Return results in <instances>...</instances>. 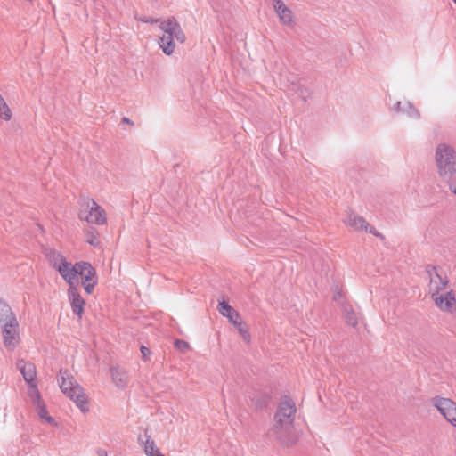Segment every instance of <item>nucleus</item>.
<instances>
[{"label":"nucleus","mask_w":456,"mask_h":456,"mask_svg":"<svg viewBox=\"0 0 456 456\" xmlns=\"http://www.w3.org/2000/svg\"><path fill=\"white\" fill-rule=\"evenodd\" d=\"M139 442L143 445V451L147 456H165L159 452L154 440L147 433L139 437Z\"/></svg>","instance_id":"obj_16"},{"label":"nucleus","mask_w":456,"mask_h":456,"mask_svg":"<svg viewBox=\"0 0 456 456\" xmlns=\"http://www.w3.org/2000/svg\"><path fill=\"white\" fill-rule=\"evenodd\" d=\"M17 368L28 384L35 382L37 369L34 363L24 360H19L17 362Z\"/></svg>","instance_id":"obj_14"},{"label":"nucleus","mask_w":456,"mask_h":456,"mask_svg":"<svg viewBox=\"0 0 456 456\" xmlns=\"http://www.w3.org/2000/svg\"><path fill=\"white\" fill-rule=\"evenodd\" d=\"M256 409H262L265 407L269 403V396L267 395H264L261 396V399L256 400V398L252 399Z\"/></svg>","instance_id":"obj_26"},{"label":"nucleus","mask_w":456,"mask_h":456,"mask_svg":"<svg viewBox=\"0 0 456 456\" xmlns=\"http://www.w3.org/2000/svg\"><path fill=\"white\" fill-rule=\"evenodd\" d=\"M86 240L93 247H99L101 241L99 240V233L94 227H89L85 231Z\"/></svg>","instance_id":"obj_21"},{"label":"nucleus","mask_w":456,"mask_h":456,"mask_svg":"<svg viewBox=\"0 0 456 456\" xmlns=\"http://www.w3.org/2000/svg\"><path fill=\"white\" fill-rule=\"evenodd\" d=\"M431 298L441 311L450 314L456 311V298L452 289L445 293L431 297Z\"/></svg>","instance_id":"obj_10"},{"label":"nucleus","mask_w":456,"mask_h":456,"mask_svg":"<svg viewBox=\"0 0 456 456\" xmlns=\"http://www.w3.org/2000/svg\"><path fill=\"white\" fill-rule=\"evenodd\" d=\"M0 118L4 120H10L12 118V111L1 94H0Z\"/></svg>","instance_id":"obj_24"},{"label":"nucleus","mask_w":456,"mask_h":456,"mask_svg":"<svg viewBox=\"0 0 456 456\" xmlns=\"http://www.w3.org/2000/svg\"><path fill=\"white\" fill-rule=\"evenodd\" d=\"M141 353H142V357H143V358H146V356H147L148 354H151V351H150V349H149V348H147L146 346H142L141 347Z\"/></svg>","instance_id":"obj_32"},{"label":"nucleus","mask_w":456,"mask_h":456,"mask_svg":"<svg viewBox=\"0 0 456 456\" xmlns=\"http://www.w3.org/2000/svg\"><path fill=\"white\" fill-rule=\"evenodd\" d=\"M298 94L299 96L304 100V101H306L309 94L308 92L305 90V89H303L301 87L298 88Z\"/></svg>","instance_id":"obj_30"},{"label":"nucleus","mask_w":456,"mask_h":456,"mask_svg":"<svg viewBox=\"0 0 456 456\" xmlns=\"http://www.w3.org/2000/svg\"><path fill=\"white\" fill-rule=\"evenodd\" d=\"M17 321V317L9 304L4 299L0 298V326L5 323H13Z\"/></svg>","instance_id":"obj_15"},{"label":"nucleus","mask_w":456,"mask_h":456,"mask_svg":"<svg viewBox=\"0 0 456 456\" xmlns=\"http://www.w3.org/2000/svg\"><path fill=\"white\" fill-rule=\"evenodd\" d=\"M3 343L9 351H13L20 343L19 322L0 326Z\"/></svg>","instance_id":"obj_7"},{"label":"nucleus","mask_w":456,"mask_h":456,"mask_svg":"<svg viewBox=\"0 0 456 456\" xmlns=\"http://www.w3.org/2000/svg\"><path fill=\"white\" fill-rule=\"evenodd\" d=\"M97 454L98 456H107V452L105 450H98Z\"/></svg>","instance_id":"obj_35"},{"label":"nucleus","mask_w":456,"mask_h":456,"mask_svg":"<svg viewBox=\"0 0 456 456\" xmlns=\"http://www.w3.org/2000/svg\"><path fill=\"white\" fill-rule=\"evenodd\" d=\"M79 218L98 225L105 224L107 220L104 209L94 200H86V209L80 211Z\"/></svg>","instance_id":"obj_6"},{"label":"nucleus","mask_w":456,"mask_h":456,"mask_svg":"<svg viewBox=\"0 0 456 456\" xmlns=\"http://www.w3.org/2000/svg\"><path fill=\"white\" fill-rule=\"evenodd\" d=\"M344 223L356 231H367L369 228L368 222L363 217L354 213H349Z\"/></svg>","instance_id":"obj_17"},{"label":"nucleus","mask_w":456,"mask_h":456,"mask_svg":"<svg viewBox=\"0 0 456 456\" xmlns=\"http://www.w3.org/2000/svg\"><path fill=\"white\" fill-rule=\"evenodd\" d=\"M427 273L429 278L428 294L430 297L437 296L444 290L449 283L447 275L436 266H428Z\"/></svg>","instance_id":"obj_5"},{"label":"nucleus","mask_w":456,"mask_h":456,"mask_svg":"<svg viewBox=\"0 0 456 456\" xmlns=\"http://www.w3.org/2000/svg\"><path fill=\"white\" fill-rule=\"evenodd\" d=\"M453 194L456 195V179L452 182H445Z\"/></svg>","instance_id":"obj_31"},{"label":"nucleus","mask_w":456,"mask_h":456,"mask_svg":"<svg viewBox=\"0 0 456 456\" xmlns=\"http://www.w3.org/2000/svg\"><path fill=\"white\" fill-rule=\"evenodd\" d=\"M295 415V403L285 397L278 405L273 427L268 430L267 436L276 440L283 447H291L296 444L297 436L293 426Z\"/></svg>","instance_id":"obj_1"},{"label":"nucleus","mask_w":456,"mask_h":456,"mask_svg":"<svg viewBox=\"0 0 456 456\" xmlns=\"http://www.w3.org/2000/svg\"><path fill=\"white\" fill-rule=\"evenodd\" d=\"M78 275L82 279V284L86 293L92 294L96 283V272L92 265L88 262H77Z\"/></svg>","instance_id":"obj_8"},{"label":"nucleus","mask_w":456,"mask_h":456,"mask_svg":"<svg viewBox=\"0 0 456 456\" xmlns=\"http://www.w3.org/2000/svg\"><path fill=\"white\" fill-rule=\"evenodd\" d=\"M367 231L370 233L375 235L376 237H381V234L379 232H377V230L374 227H370V229L368 228Z\"/></svg>","instance_id":"obj_33"},{"label":"nucleus","mask_w":456,"mask_h":456,"mask_svg":"<svg viewBox=\"0 0 456 456\" xmlns=\"http://www.w3.org/2000/svg\"><path fill=\"white\" fill-rule=\"evenodd\" d=\"M453 2L456 4V0H453Z\"/></svg>","instance_id":"obj_36"},{"label":"nucleus","mask_w":456,"mask_h":456,"mask_svg":"<svg viewBox=\"0 0 456 456\" xmlns=\"http://www.w3.org/2000/svg\"><path fill=\"white\" fill-rule=\"evenodd\" d=\"M28 395L34 405L43 402L37 386L35 382L28 383Z\"/></svg>","instance_id":"obj_22"},{"label":"nucleus","mask_w":456,"mask_h":456,"mask_svg":"<svg viewBox=\"0 0 456 456\" xmlns=\"http://www.w3.org/2000/svg\"><path fill=\"white\" fill-rule=\"evenodd\" d=\"M49 257H50V260L53 264V266L55 268V264L57 263H61V259L63 262H66L67 260L61 255L59 254L58 252L56 251H53L49 254Z\"/></svg>","instance_id":"obj_27"},{"label":"nucleus","mask_w":456,"mask_h":456,"mask_svg":"<svg viewBox=\"0 0 456 456\" xmlns=\"http://www.w3.org/2000/svg\"><path fill=\"white\" fill-rule=\"evenodd\" d=\"M273 4L280 22L284 26L293 27L295 25L293 12L284 2L282 0H273Z\"/></svg>","instance_id":"obj_12"},{"label":"nucleus","mask_w":456,"mask_h":456,"mask_svg":"<svg viewBox=\"0 0 456 456\" xmlns=\"http://www.w3.org/2000/svg\"><path fill=\"white\" fill-rule=\"evenodd\" d=\"M159 28L164 32V36H170L179 43L185 42V34L175 17H170L167 20L162 21Z\"/></svg>","instance_id":"obj_9"},{"label":"nucleus","mask_w":456,"mask_h":456,"mask_svg":"<svg viewBox=\"0 0 456 456\" xmlns=\"http://www.w3.org/2000/svg\"><path fill=\"white\" fill-rule=\"evenodd\" d=\"M218 311L223 316H225L232 325L236 327L243 341H245L246 343H249L251 336L248 331V327L247 323L242 321L239 312L236 311L225 301H222L219 303Z\"/></svg>","instance_id":"obj_4"},{"label":"nucleus","mask_w":456,"mask_h":456,"mask_svg":"<svg viewBox=\"0 0 456 456\" xmlns=\"http://www.w3.org/2000/svg\"><path fill=\"white\" fill-rule=\"evenodd\" d=\"M394 110L398 112H405L408 114L409 117L413 118H419L420 116L419 110L415 109L410 102H405L402 104L401 102H398L394 106Z\"/></svg>","instance_id":"obj_20"},{"label":"nucleus","mask_w":456,"mask_h":456,"mask_svg":"<svg viewBox=\"0 0 456 456\" xmlns=\"http://www.w3.org/2000/svg\"><path fill=\"white\" fill-rule=\"evenodd\" d=\"M121 122H122V123H125V124H128V125H130V126H133V125H134V122H133L130 118H126V117H124V118L121 119Z\"/></svg>","instance_id":"obj_34"},{"label":"nucleus","mask_w":456,"mask_h":456,"mask_svg":"<svg viewBox=\"0 0 456 456\" xmlns=\"http://www.w3.org/2000/svg\"><path fill=\"white\" fill-rule=\"evenodd\" d=\"M345 318L346 323L352 327H355L358 323V318L353 310H346Z\"/></svg>","instance_id":"obj_25"},{"label":"nucleus","mask_w":456,"mask_h":456,"mask_svg":"<svg viewBox=\"0 0 456 456\" xmlns=\"http://www.w3.org/2000/svg\"><path fill=\"white\" fill-rule=\"evenodd\" d=\"M61 263L55 264V269H57L61 276L69 283V287L75 286L77 282L78 268H77V263L72 265L70 262H63L61 259Z\"/></svg>","instance_id":"obj_11"},{"label":"nucleus","mask_w":456,"mask_h":456,"mask_svg":"<svg viewBox=\"0 0 456 456\" xmlns=\"http://www.w3.org/2000/svg\"><path fill=\"white\" fill-rule=\"evenodd\" d=\"M111 379L116 387L119 388L125 387L128 383L127 372L120 367H113L110 369Z\"/></svg>","instance_id":"obj_18"},{"label":"nucleus","mask_w":456,"mask_h":456,"mask_svg":"<svg viewBox=\"0 0 456 456\" xmlns=\"http://www.w3.org/2000/svg\"><path fill=\"white\" fill-rule=\"evenodd\" d=\"M61 382L60 387L61 391L69 397L82 412L86 413L89 411L88 398L84 388L79 386L77 380L67 370L60 371Z\"/></svg>","instance_id":"obj_3"},{"label":"nucleus","mask_w":456,"mask_h":456,"mask_svg":"<svg viewBox=\"0 0 456 456\" xmlns=\"http://www.w3.org/2000/svg\"><path fill=\"white\" fill-rule=\"evenodd\" d=\"M68 297L73 313L79 318H81L84 312V306L86 305L85 299L78 293L77 289L75 286H71L69 288Z\"/></svg>","instance_id":"obj_13"},{"label":"nucleus","mask_w":456,"mask_h":456,"mask_svg":"<svg viewBox=\"0 0 456 456\" xmlns=\"http://www.w3.org/2000/svg\"><path fill=\"white\" fill-rule=\"evenodd\" d=\"M175 346L176 349L180 350L181 352H186L190 348V345L188 342L181 339H176L175 341Z\"/></svg>","instance_id":"obj_28"},{"label":"nucleus","mask_w":456,"mask_h":456,"mask_svg":"<svg viewBox=\"0 0 456 456\" xmlns=\"http://www.w3.org/2000/svg\"><path fill=\"white\" fill-rule=\"evenodd\" d=\"M35 406H36L37 414L41 419H43L50 424H55L54 419L51 416L48 415L47 410L43 402Z\"/></svg>","instance_id":"obj_23"},{"label":"nucleus","mask_w":456,"mask_h":456,"mask_svg":"<svg viewBox=\"0 0 456 456\" xmlns=\"http://www.w3.org/2000/svg\"><path fill=\"white\" fill-rule=\"evenodd\" d=\"M137 20L142 22H144V23H157L159 20V19L147 18V17H140V18H137Z\"/></svg>","instance_id":"obj_29"},{"label":"nucleus","mask_w":456,"mask_h":456,"mask_svg":"<svg viewBox=\"0 0 456 456\" xmlns=\"http://www.w3.org/2000/svg\"><path fill=\"white\" fill-rule=\"evenodd\" d=\"M436 165L438 175L443 182H452L456 179V152L448 144H438L436 149Z\"/></svg>","instance_id":"obj_2"},{"label":"nucleus","mask_w":456,"mask_h":456,"mask_svg":"<svg viewBox=\"0 0 456 456\" xmlns=\"http://www.w3.org/2000/svg\"><path fill=\"white\" fill-rule=\"evenodd\" d=\"M174 39L175 38H173L170 36L164 35L161 37H159V45L165 54L171 55L174 53L175 48Z\"/></svg>","instance_id":"obj_19"}]
</instances>
